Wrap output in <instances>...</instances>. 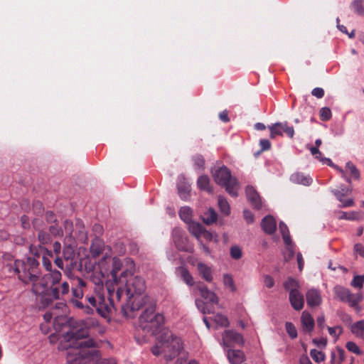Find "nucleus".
<instances>
[{"mask_svg": "<svg viewBox=\"0 0 364 364\" xmlns=\"http://www.w3.org/2000/svg\"><path fill=\"white\" fill-rule=\"evenodd\" d=\"M76 326L63 335L58 349L67 351L66 364H117L114 358L101 360L100 351L94 348L92 339H85L89 329L84 321L76 322Z\"/></svg>", "mask_w": 364, "mask_h": 364, "instance_id": "f257e3e1", "label": "nucleus"}, {"mask_svg": "<svg viewBox=\"0 0 364 364\" xmlns=\"http://www.w3.org/2000/svg\"><path fill=\"white\" fill-rule=\"evenodd\" d=\"M122 287V296H127V303L121 306L123 315L127 318L134 317V311L141 306L142 293L146 289L144 280L139 276H134L129 269H124L120 274L119 285Z\"/></svg>", "mask_w": 364, "mask_h": 364, "instance_id": "f03ea898", "label": "nucleus"}, {"mask_svg": "<svg viewBox=\"0 0 364 364\" xmlns=\"http://www.w3.org/2000/svg\"><path fill=\"white\" fill-rule=\"evenodd\" d=\"M182 350L181 339L174 336L169 331H165L151 349L154 355H161L166 361L171 360L178 357Z\"/></svg>", "mask_w": 364, "mask_h": 364, "instance_id": "7ed1b4c3", "label": "nucleus"}, {"mask_svg": "<svg viewBox=\"0 0 364 364\" xmlns=\"http://www.w3.org/2000/svg\"><path fill=\"white\" fill-rule=\"evenodd\" d=\"M11 269L18 274L21 281L25 284H31L32 287L41 275L40 263L34 256L28 257L25 260L16 259L14 264L9 267L10 271Z\"/></svg>", "mask_w": 364, "mask_h": 364, "instance_id": "20e7f679", "label": "nucleus"}, {"mask_svg": "<svg viewBox=\"0 0 364 364\" xmlns=\"http://www.w3.org/2000/svg\"><path fill=\"white\" fill-rule=\"evenodd\" d=\"M139 326L145 332L156 335L164 325L165 318L161 313L156 312V305L151 304L145 307L139 318Z\"/></svg>", "mask_w": 364, "mask_h": 364, "instance_id": "39448f33", "label": "nucleus"}, {"mask_svg": "<svg viewBox=\"0 0 364 364\" xmlns=\"http://www.w3.org/2000/svg\"><path fill=\"white\" fill-rule=\"evenodd\" d=\"M215 182L224 187L225 191L232 197L238 196L239 183L236 178L231 175L230 170L225 166H222L212 170Z\"/></svg>", "mask_w": 364, "mask_h": 364, "instance_id": "423d86ee", "label": "nucleus"}, {"mask_svg": "<svg viewBox=\"0 0 364 364\" xmlns=\"http://www.w3.org/2000/svg\"><path fill=\"white\" fill-rule=\"evenodd\" d=\"M111 299L109 292L107 301L105 296L100 292H95V294H87L85 298V301L91 306L90 308L95 309L97 312L104 318L108 316L112 311L116 309L117 304L121 301V299H114L111 300Z\"/></svg>", "mask_w": 364, "mask_h": 364, "instance_id": "0eeeda50", "label": "nucleus"}, {"mask_svg": "<svg viewBox=\"0 0 364 364\" xmlns=\"http://www.w3.org/2000/svg\"><path fill=\"white\" fill-rule=\"evenodd\" d=\"M193 291L196 294L197 291L201 297L205 300V302L200 299H196V305L198 310L203 314H213L214 312L213 306L218 305L219 299L213 291L209 290L205 285L199 282L193 288Z\"/></svg>", "mask_w": 364, "mask_h": 364, "instance_id": "6e6552de", "label": "nucleus"}, {"mask_svg": "<svg viewBox=\"0 0 364 364\" xmlns=\"http://www.w3.org/2000/svg\"><path fill=\"white\" fill-rule=\"evenodd\" d=\"M61 281V272L57 269H50L42 277L41 275L38 277L36 283L32 287V291L36 295H44L53 287L58 285Z\"/></svg>", "mask_w": 364, "mask_h": 364, "instance_id": "1a4fd4ad", "label": "nucleus"}, {"mask_svg": "<svg viewBox=\"0 0 364 364\" xmlns=\"http://www.w3.org/2000/svg\"><path fill=\"white\" fill-rule=\"evenodd\" d=\"M112 267L110 272V278L106 281L105 285L107 292L110 294L111 300L114 299H121L122 289L119 285L120 274L122 269V261L114 257L112 259Z\"/></svg>", "mask_w": 364, "mask_h": 364, "instance_id": "9d476101", "label": "nucleus"}, {"mask_svg": "<svg viewBox=\"0 0 364 364\" xmlns=\"http://www.w3.org/2000/svg\"><path fill=\"white\" fill-rule=\"evenodd\" d=\"M30 252L38 261L41 257L42 258L43 265L47 271L52 269L50 258L53 257V253L50 250L41 245H39L38 248L31 245Z\"/></svg>", "mask_w": 364, "mask_h": 364, "instance_id": "9b49d317", "label": "nucleus"}, {"mask_svg": "<svg viewBox=\"0 0 364 364\" xmlns=\"http://www.w3.org/2000/svg\"><path fill=\"white\" fill-rule=\"evenodd\" d=\"M244 344V338L242 336L233 330L225 331L222 335L221 345L225 350L232 345L242 346Z\"/></svg>", "mask_w": 364, "mask_h": 364, "instance_id": "f8f14e48", "label": "nucleus"}, {"mask_svg": "<svg viewBox=\"0 0 364 364\" xmlns=\"http://www.w3.org/2000/svg\"><path fill=\"white\" fill-rule=\"evenodd\" d=\"M269 129L271 138H274L277 135L282 136L283 133H285L291 139L294 136V127L289 126L287 122L274 123L269 126Z\"/></svg>", "mask_w": 364, "mask_h": 364, "instance_id": "ddd939ff", "label": "nucleus"}, {"mask_svg": "<svg viewBox=\"0 0 364 364\" xmlns=\"http://www.w3.org/2000/svg\"><path fill=\"white\" fill-rule=\"evenodd\" d=\"M70 284L67 281H61L58 285L53 287L46 294L53 300L63 299L64 296L69 294Z\"/></svg>", "mask_w": 364, "mask_h": 364, "instance_id": "4468645a", "label": "nucleus"}, {"mask_svg": "<svg viewBox=\"0 0 364 364\" xmlns=\"http://www.w3.org/2000/svg\"><path fill=\"white\" fill-rule=\"evenodd\" d=\"M173 241L178 250L188 252L191 247L188 244L187 237L185 236L184 232L178 228L172 231Z\"/></svg>", "mask_w": 364, "mask_h": 364, "instance_id": "2eb2a0df", "label": "nucleus"}, {"mask_svg": "<svg viewBox=\"0 0 364 364\" xmlns=\"http://www.w3.org/2000/svg\"><path fill=\"white\" fill-rule=\"evenodd\" d=\"M331 193L336 196V199L341 202L340 208L351 207L354 204L352 198L344 199V196L351 193V189L346 187L345 185L340 186V190H332Z\"/></svg>", "mask_w": 364, "mask_h": 364, "instance_id": "dca6fc26", "label": "nucleus"}, {"mask_svg": "<svg viewBox=\"0 0 364 364\" xmlns=\"http://www.w3.org/2000/svg\"><path fill=\"white\" fill-rule=\"evenodd\" d=\"M306 299L307 305L311 308L320 306L323 301L321 291L316 288H311L306 291Z\"/></svg>", "mask_w": 364, "mask_h": 364, "instance_id": "f3484780", "label": "nucleus"}, {"mask_svg": "<svg viewBox=\"0 0 364 364\" xmlns=\"http://www.w3.org/2000/svg\"><path fill=\"white\" fill-rule=\"evenodd\" d=\"M177 188L180 198L186 200L190 196L191 185L184 176L181 175L177 179Z\"/></svg>", "mask_w": 364, "mask_h": 364, "instance_id": "a211bd4d", "label": "nucleus"}, {"mask_svg": "<svg viewBox=\"0 0 364 364\" xmlns=\"http://www.w3.org/2000/svg\"><path fill=\"white\" fill-rule=\"evenodd\" d=\"M289 301L291 306L295 310H301L304 305V299L303 295L298 289H291L289 292Z\"/></svg>", "mask_w": 364, "mask_h": 364, "instance_id": "6ab92c4d", "label": "nucleus"}, {"mask_svg": "<svg viewBox=\"0 0 364 364\" xmlns=\"http://www.w3.org/2000/svg\"><path fill=\"white\" fill-rule=\"evenodd\" d=\"M245 192L247 198L251 205L257 210L260 209L262 207L261 198L256 190L252 186H248Z\"/></svg>", "mask_w": 364, "mask_h": 364, "instance_id": "aec40b11", "label": "nucleus"}, {"mask_svg": "<svg viewBox=\"0 0 364 364\" xmlns=\"http://www.w3.org/2000/svg\"><path fill=\"white\" fill-rule=\"evenodd\" d=\"M261 227L266 233L272 235L277 229L276 220L272 215L265 216L262 220Z\"/></svg>", "mask_w": 364, "mask_h": 364, "instance_id": "412c9836", "label": "nucleus"}, {"mask_svg": "<svg viewBox=\"0 0 364 364\" xmlns=\"http://www.w3.org/2000/svg\"><path fill=\"white\" fill-rule=\"evenodd\" d=\"M226 354L231 364H241L245 360V354L240 350L228 349Z\"/></svg>", "mask_w": 364, "mask_h": 364, "instance_id": "4be33fe9", "label": "nucleus"}, {"mask_svg": "<svg viewBox=\"0 0 364 364\" xmlns=\"http://www.w3.org/2000/svg\"><path fill=\"white\" fill-rule=\"evenodd\" d=\"M290 181L296 184H301L309 186L312 183V178L309 176H306L303 173L296 172L291 175Z\"/></svg>", "mask_w": 364, "mask_h": 364, "instance_id": "5701e85b", "label": "nucleus"}, {"mask_svg": "<svg viewBox=\"0 0 364 364\" xmlns=\"http://www.w3.org/2000/svg\"><path fill=\"white\" fill-rule=\"evenodd\" d=\"M363 300V295L361 293L353 294L350 291L346 296V299L343 302L348 304L349 306L355 308L358 311L360 310L358 304Z\"/></svg>", "mask_w": 364, "mask_h": 364, "instance_id": "b1692460", "label": "nucleus"}, {"mask_svg": "<svg viewBox=\"0 0 364 364\" xmlns=\"http://www.w3.org/2000/svg\"><path fill=\"white\" fill-rule=\"evenodd\" d=\"M104 247H105L104 242L101 239H100L98 237H95L92 240V242L90 245L91 255L93 257H99L102 254Z\"/></svg>", "mask_w": 364, "mask_h": 364, "instance_id": "393cba45", "label": "nucleus"}, {"mask_svg": "<svg viewBox=\"0 0 364 364\" xmlns=\"http://www.w3.org/2000/svg\"><path fill=\"white\" fill-rule=\"evenodd\" d=\"M301 322L303 328L306 331L310 332L313 330L314 327V320L309 312L306 311H303L301 317Z\"/></svg>", "mask_w": 364, "mask_h": 364, "instance_id": "a878e982", "label": "nucleus"}, {"mask_svg": "<svg viewBox=\"0 0 364 364\" xmlns=\"http://www.w3.org/2000/svg\"><path fill=\"white\" fill-rule=\"evenodd\" d=\"M350 329L353 335L364 341V319L353 323Z\"/></svg>", "mask_w": 364, "mask_h": 364, "instance_id": "bb28decb", "label": "nucleus"}, {"mask_svg": "<svg viewBox=\"0 0 364 364\" xmlns=\"http://www.w3.org/2000/svg\"><path fill=\"white\" fill-rule=\"evenodd\" d=\"M197 267L200 274L206 282H212L213 275L212 270L210 267L204 263L199 262L197 265Z\"/></svg>", "mask_w": 364, "mask_h": 364, "instance_id": "cd10ccee", "label": "nucleus"}, {"mask_svg": "<svg viewBox=\"0 0 364 364\" xmlns=\"http://www.w3.org/2000/svg\"><path fill=\"white\" fill-rule=\"evenodd\" d=\"M197 186L199 189L202 191H205L208 193H213V189L210 186V178L208 176L202 175L200 176L197 181Z\"/></svg>", "mask_w": 364, "mask_h": 364, "instance_id": "c85d7f7f", "label": "nucleus"}, {"mask_svg": "<svg viewBox=\"0 0 364 364\" xmlns=\"http://www.w3.org/2000/svg\"><path fill=\"white\" fill-rule=\"evenodd\" d=\"M177 272L182 278L183 282L188 286H194L193 278L189 271L184 267H179L177 268Z\"/></svg>", "mask_w": 364, "mask_h": 364, "instance_id": "c756f323", "label": "nucleus"}, {"mask_svg": "<svg viewBox=\"0 0 364 364\" xmlns=\"http://www.w3.org/2000/svg\"><path fill=\"white\" fill-rule=\"evenodd\" d=\"M86 287V282L80 279H77V285L76 287L72 289L73 295L75 298V299H82L84 295V288Z\"/></svg>", "mask_w": 364, "mask_h": 364, "instance_id": "7c9ffc66", "label": "nucleus"}, {"mask_svg": "<svg viewBox=\"0 0 364 364\" xmlns=\"http://www.w3.org/2000/svg\"><path fill=\"white\" fill-rule=\"evenodd\" d=\"M217 219L218 215L215 210L212 208H210L202 216L203 221L207 225H210L215 223Z\"/></svg>", "mask_w": 364, "mask_h": 364, "instance_id": "2f4dec72", "label": "nucleus"}, {"mask_svg": "<svg viewBox=\"0 0 364 364\" xmlns=\"http://www.w3.org/2000/svg\"><path fill=\"white\" fill-rule=\"evenodd\" d=\"M189 232L194 235L198 240L201 237V232L203 227L201 224L196 222H190L188 223Z\"/></svg>", "mask_w": 364, "mask_h": 364, "instance_id": "473e14b6", "label": "nucleus"}, {"mask_svg": "<svg viewBox=\"0 0 364 364\" xmlns=\"http://www.w3.org/2000/svg\"><path fill=\"white\" fill-rule=\"evenodd\" d=\"M333 293L336 297V299H338V300H340L341 301H343V300H345L346 299V296L347 294H348V292L350 291V290L341 285H336L334 287H333Z\"/></svg>", "mask_w": 364, "mask_h": 364, "instance_id": "72a5a7b5", "label": "nucleus"}, {"mask_svg": "<svg viewBox=\"0 0 364 364\" xmlns=\"http://www.w3.org/2000/svg\"><path fill=\"white\" fill-rule=\"evenodd\" d=\"M218 203L221 213L225 215H229L230 213V206L227 199L223 196H219Z\"/></svg>", "mask_w": 364, "mask_h": 364, "instance_id": "f704fd0d", "label": "nucleus"}, {"mask_svg": "<svg viewBox=\"0 0 364 364\" xmlns=\"http://www.w3.org/2000/svg\"><path fill=\"white\" fill-rule=\"evenodd\" d=\"M179 217L187 224L191 222L192 209L188 206L181 207L179 210Z\"/></svg>", "mask_w": 364, "mask_h": 364, "instance_id": "c9c22d12", "label": "nucleus"}, {"mask_svg": "<svg viewBox=\"0 0 364 364\" xmlns=\"http://www.w3.org/2000/svg\"><path fill=\"white\" fill-rule=\"evenodd\" d=\"M345 360V352L343 349L338 348L337 352L331 353V362L333 364H341Z\"/></svg>", "mask_w": 364, "mask_h": 364, "instance_id": "e433bc0d", "label": "nucleus"}, {"mask_svg": "<svg viewBox=\"0 0 364 364\" xmlns=\"http://www.w3.org/2000/svg\"><path fill=\"white\" fill-rule=\"evenodd\" d=\"M105 278V274L102 272V271H100V272L95 271L91 276L92 282L98 288H101L103 287Z\"/></svg>", "mask_w": 364, "mask_h": 364, "instance_id": "4c0bfd02", "label": "nucleus"}, {"mask_svg": "<svg viewBox=\"0 0 364 364\" xmlns=\"http://www.w3.org/2000/svg\"><path fill=\"white\" fill-rule=\"evenodd\" d=\"M346 170L349 171L352 178L355 180H359L360 178V173L358 168L355 166L354 164L351 161H348L346 164Z\"/></svg>", "mask_w": 364, "mask_h": 364, "instance_id": "58836bf2", "label": "nucleus"}, {"mask_svg": "<svg viewBox=\"0 0 364 364\" xmlns=\"http://www.w3.org/2000/svg\"><path fill=\"white\" fill-rule=\"evenodd\" d=\"M279 228L282 235L284 244H289L291 242V239L289 235V231L287 225L284 223L280 222Z\"/></svg>", "mask_w": 364, "mask_h": 364, "instance_id": "ea45409f", "label": "nucleus"}, {"mask_svg": "<svg viewBox=\"0 0 364 364\" xmlns=\"http://www.w3.org/2000/svg\"><path fill=\"white\" fill-rule=\"evenodd\" d=\"M223 284L226 288H228L231 291H236V287L232 277L229 274L223 275Z\"/></svg>", "mask_w": 364, "mask_h": 364, "instance_id": "a19ab883", "label": "nucleus"}, {"mask_svg": "<svg viewBox=\"0 0 364 364\" xmlns=\"http://www.w3.org/2000/svg\"><path fill=\"white\" fill-rule=\"evenodd\" d=\"M213 321L218 326L221 327H227L229 326L228 318L221 314H216L214 316Z\"/></svg>", "mask_w": 364, "mask_h": 364, "instance_id": "79ce46f5", "label": "nucleus"}, {"mask_svg": "<svg viewBox=\"0 0 364 364\" xmlns=\"http://www.w3.org/2000/svg\"><path fill=\"white\" fill-rule=\"evenodd\" d=\"M350 8L358 15H364V7L360 0L353 1Z\"/></svg>", "mask_w": 364, "mask_h": 364, "instance_id": "37998d69", "label": "nucleus"}, {"mask_svg": "<svg viewBox=\"0 0 364 364\" xmlns=\"http://www.w3.org/2000/svg\"><path fill=\"white\" fill-rule=\"evenodd\" d=\"M286 250L284 252V256L286 260L291 259L294 255V245L292 241L289 244H285Z\"/></svg>", "mask_w": 364, "mask_h": 364, "instance_id": "c03bdc74", "label": "nucleus"}, {"mask_svg": "<svg viewBox=\"0 0 364 364\" xmlns=\"http://www.w3.org/2000/svg\"><path fill=\"white\" fill-rule=\"evenodd\" d=\"M310 355L316 363H321L325 359V354L316 349H313L310 351Z\"/></svg>", "mask_w": 364, "mask_h": 364, "instance_id": "a18cd8bd", "label": "nucleus"}, {"mask_svg": "<svg viewBox=\"0 0 364 364\" xmlns=\"http://www.w3.org/2000/svg\"><path fill=\"white\" fill-rule=\"evenodd\" d=\"M320 119L322 121H328L332 117V112L329 107H322L319 112Z\"/></svg>", "mask_w": 364, "mask_h": 364, "instance_id": "49530a36", "label": "nucleus"}, {"mask_svg": "<svg viewBox=\"0 0 364 364\" xmlns=\"http://www.w3.org/2000/svg\"><path fill=\"white\" fill-rule=\"evenodd\" d=\"M364 284V274L355 276L350 282V285L357 289H361Z\"/></svg>", "mask_w": 364, "mask_h": 364, "instance_id": "de8ad7c7", "label": "nucleus"}, {"mask_svg": "<svg viewBox=\"0 0 364 364\" xmlns=\"http://www.w3.org/2000/svg\"><path fill=\"white\" fill-rule=\"evenodd\" d=\"M346 348L348 349V350L356 355H360L362 354L361 350L358 346V345L353 341H348L346 344Z\"/></svg>", "mask_w": 364, "mask_h": 364, "instance_id": "09e8293b", "label": "nucleus"}, {"mask_svg": "<svg viewBox=\"0 0 364 364\" xmlns=\"http://www.w3.org/2000/svg\"><path fill=\"white\" fill-rule=\"evenodd\" d=\"M358 213L351 211L349 213L347 212H341L340 215L338 216L339 219H345L348 220H358Z\"/></svg>", "mask_w": 364, "mask_h": 364, "instance_id": "8fccbe9b", "label": "nucleus"}, {"mask_svg": "<svg viewBox=\"0 0 364 364\" xmlns=\"http://www.w3.org/2000/svg\"><path fill=\"white\" fill-rule=\"evenodd\" d=\"M298 282L292 279L289 278L284 283V287L286 290L289 291V292L291 291V289H298Z\"/></svg>", "mask_w": 364, "mask_h": 364, "instance_id": "3c124183", "label": "nucleus"}, {"mask_svg": "<svg viewBox=\"0 0 364 364\" xmlns=\"http://www.w3.org/2000/svg\"><path fill=\"white\" fill-rule=\"evenodd\" d=\"M286 331L291 338L297 337V331L294 325L291 322H287L285 324Z\"/></svg>", "mask_w": 364, "mask_h": 364, "instance_id": "603ef678", "label": "nucleus"}, {"mask_svg": "<svg viewBox=\"0 0 364 364\" xmlns=\"http://www.w3.org/2000/svg\"><path fill=\"white\" fill-rule=\"evenodd\" d=\"M230 256L234 259H240L242 256L241 248L237 245L232 246L230 248Z\"/></svg>", "mask_w": 364, "mask_h": 364, "instance_id": "864d4df0", "label": "nucleus"}, {"mask_svg": "<svg viewBox=\"0 0 364 364\" xmlns=\"http://www.w3.org/2000/svg\"><path fill=\"white\" fill-rule=\"evenodd\" d=\"M71 302L73 303V304L79 308V309H84V311L88 314H92V309L90 308V306H85L83 304V303L77 299H72L71 300Z\"/></svg>", "mask_w": 364, "mask_h": 364, "instance_id": "5fc2aeb1", "label": "nucleus"}, {"mask_svg": "<svg viewBox=\"0 0 364 364\" xmlns=\"http://www.w3.org/2000/svg\"><path fill=\"white\" fill-rule=\"evenodd\" d=\"M38 238L41 244H47L50 242V237L49 234L43 230H40L38 234Z\"/></svg>", "mask_w": 364, "mask_h": 364, "instance_id": "6e6d98bb", "label": "nucleus"}, {"mask_svg": "<svg viewBox=\"0 0 364 364\" xmlns=\"http://www.w3.org/2000/svg\"><path fill=\"white\" fill-rule=\"evenodd\" d=\"M328 331L331 336L336 338H338L339 336L343 333V328L341 326L328 327Z\"/></svg>", "mask_w": 364, "mask_h": 364, "instance_id": "4d7b16f0", "label": "nucleus"}, {"mask_svg": "<svg viewBox=\"0 0 364 364\" xmlns=\"http://www.w3.org/2000/svg\"><path fill=\"white\" fill-rule=\"evenodd\" d=\"M196 168L203 169L205 160L201 155H197L193 158Z\"/></svg>", "mask_w": 364, "mask_h": 364, "instance_id": "13d9d810", "label": "nucleus"}, {"mask_svg": "<svg viewBox=\"0 0 364 364\" xmlns=\"http://www.w3.org/2000/svg\"><path fill=\"white\" fill-rule=\"evenodd\" d=\"M49 231L54 236H62L63 235V230L57 225H50Z\"/></svg>", "mask_w": 364, "mask_h": 364, "instance_id": "bf43d9fd", "label": "nucleus"}, {"mask_svg": "<svg viewBox=\"0 0 364 364\" xmlns=\"http://www.w3.org/2000/svg\"><path fill=\"white\" fill-rule=\"evenodd\" d=\"M332 168H335L341 175V177L348 183H351V178L350 177H348L346 176V173L345 171H343V169L342 168H341L340 166L336 165L335 164H333V166H332Z\"/></svg>", "mask_w": 364, "mask_h": 364, "instance_id": "052dcab7", "label": "nucleus"}, {"mask_svg": "<svg viewBox=\"0 0 364 364\" xmlns=\"http://www.w3.org/2000/svg\"><path fill=\"white\" fill-rule=\"evenodd\" d=\"M64 228L65 230V232L68 234L69 235H72L73 230V224L71 220H66L64 223Z\"/></svg>", "mask_w": 364, "mask_h": 364, "instance_id": "680f3d73", "label": "nucleus"}, {"mask_svg": "<svg viewBox=\"0 0 364 364\" xmlns=\"http://www.w3.org/2000/svg\"><path fill=\"white\" fill-rule=\"evenodd\" d=\"M263 282L267 288H272L274 284L273 278L269 275L264 276Z\"/></svg>", "mask_w": 364, "mask_h": 364, "instance_id": "e2e57ef3", "label": "nucleus"}, {"mask_svg": "<svg viewBox=\"0 0 364 364\" xmlns=\"http://www.w3.org/2000/svg\"><path fill=\"white\" fill-rule=\"evenodd\" d=\"M259 145H260L262 151L269 150L271 147L270 141L266 139H260Z\"/></svg>", "mask_w": 364, "mask_h": 364, "instance_id": "0e129e2a", "label": "nucleus"}, {"mask_svg": "<svg viewBox=\"0 0 364 364\" xmlns=\"http://www.w3.org/2000/svg\"><path fill=\"white\" fill-rule=\"evenodd\" d=\"M311 94L317 98H322L324 95V90L323 88L316 87L312 90Z\"/></svg>", "mask_w": 364, "mask_h": 364, "instance_id": "69168bd1", "label": "nucleus"}, {"mask_svg": "<svg viewBox=\"0 0 364 364\" xmlns=\"http://www.w3.org/2000/svg\"><path fill=\"white\" fill-rule=\"evenodd\" d=\"M173 364H198V363L194 360L187 362L186 359L183 357L178 358Z\"/></svg>", "mask_w": 364, "mask_h": 364, "instance_id": "338daca9", "label": "nucleus"}, {"mask_svg": "<svg viewBox=\"0 0 364 364\" xmlns=\"http://www.w3.org/2000/svg\"><path fill=\"white\" fill-rule=\"evenodd\" d=\"M354 251L364 257V246L362 244L358 243L354 245Z\"/></svg>", "mask_w": 364, "mask_h": 364, "instance_id": "774afa93", "label": "nucleus"}]
</instances>
